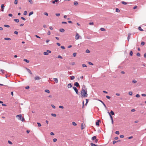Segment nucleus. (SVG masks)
I'll return each mask as SVG.
<instances>
[{
    "mask_svg": "<svg viewBox=\"0 0 146 146\" xmlns=\"http://www.w3.org/2000/svg\"><path fill=\"white\" fill-rule=\"evenodd\" d=\"M81 94L83 97H87L88 96V94L87 93V91L86 90H85V89H82L81 91Z\"/></svg>",
    "mask_w": 146,
    "mask_h": 146,
    "instance_id": "f257e3e1",
    "label": "nucleus"
},
{
    "mask_svg": "<svg viewBox=\"0 0 146 146\" xmlns=\"http://www.w3.org/2000/svg\"><path fill=\"white\" fill-rule=\"evenodd\" d=\"M16 117L17 119L20 121H22V122H24L25 121L24 118L22 116L21 114H19L16 115Z\"/></svg>",
    "mask_w": 146,
    "mask_h": 146,
    "instance_id": "f03ea898",
    "label": "nucleus"
},
{
    "mask_svg": "<svg viewBox=\"0 0 146 146\" xmlns=\"http://www.w3.org/2000/svg\"><path fill=\"white\" fill-rule=\"evenodd\" d=\"M73 89L74 90V91H75V92H76V93L77 94H78L79 92H78V90L77 89V88L75 86L73 87Z\"/></svg>",
    "mask_w": 146,
    "mask_h": 146,
    "instance_id": "7ed1b4c3",
    "label": "nucleus"
},
{
    "mask_svg": "<svg viewBox=\"0 0 146 146\" xmlns=\"http://www.w3.org/2000/svg\"><path fill=\"white\" fill-rule=\"evenodd\" d=\"M74 85L75 86V87H80V85H79V84L78 82H76L74 83Z\"/></svg>",
    "mask_w": 146,
    "mask_h": 146,
    "instance_id": "20e7f679",
    "label": "nucleus"
},
{
    "mask_svg": "<svg viewBox=\"0 0 146 146\" xmlns=\"http://www.w3.org/2000/svg\"><path fill=\"white\" fill-rule=\"evenodd\" d=\"M1 11L3 12L5 8V6L4 4H2L1 5Z\"/></svg>",
    "mask_w": 146,
    "mask_h": 146,
    "instance_id": "39448f33",
    "label": "nucleus"
},
{
    "mask_svg": "<svg viewBox=\"0 0 146 146\" xmlns=\"http://www.w3.org/2000/svg\"><path fill=\"white\" fill-rule=\"evenodd\" d=\"M25 68L27 70V71L30 74H32V72H31V70L28 68H27V67H25Z\"/></svg>",
    "mask_w": 146,
    "mask_h": 146,
    "instance_id": "423d86ee",
    "label": "nucleus"
},
{
    "mask_svg": "<svg viewBox=\"0 0 146 146\" xmlns=\"http://www.w3.org/2000/svg\"><path fill=\"white\" fill-rule=\"evenodd\" d=\"M80 37L79 35V34L78 33H76L75 36V39L76 40H78L79 39Z\"/></svg>",
    "mask_w": 146,
    "mask_h": 146,
    "instance_id": "0eeeda50",
    "label": "nucleus"
},
{
    "mask_svg": "<svg viewBox=\"0 0 146 146\" xmlns=\"http://www.w3.org/2000/svg\"><path fill=\"white\" fill-rule=\"evenodd\" d=\"M98 101H99L100 102L102 103H103V104L104 106L105 107V108L106 109L107 108L106 106L103 102L101 100H99Z\"/></svg>",
    "mask_w": 146,
    "mask_h": 146,
    "instance_id": "6e6552de",
    "label": "nucleus"
},
{
    "mask_svg": "<svg viewBox=\"0 0 146 146\" xmlns=\"http://www.w3.org/2000/svg\"><path fill=\"white\" fill-rule=\"evenodd\" d=\"M41 78L39 77L38 76H36L35 78V80H38L40 79Z\"/></svg>",
    "mask_w": 146,
    "mask_h": 146,
    "instance_id": "1a4fd4ad",
    "label": "nucleus"
},
{
    "mask_svg": "<svg viewBox=\"0 0 146 146\" xmlns=\"http://www.w3.org/2000/svg\"><path fill=\"white\" fill-rule=\"evenodd\" d=\"M131 35V34L130 33H129L128 34V37H127V40L128 41H129V39L130 38V35Z\"/></svg>",
    "mask_w": 146,
    "mask_h": 146,
    "instance_id": "9d476101",
    "label": "nucleus"
},
{
    "mask_svg": "<svg viewBox=\"0 0 146 146\" xmlns=\"http://www.w3.org/2000/svg\"><path fill=\"white\" fill-rule=\"evenodd\" d=\"M67 86L68 88H69L72 87V86L71 83H69L68 84Z\"/></svg>",
    "mask_w": 146,
    "mask_h": 146,
    "instance_id": "9b49d317",
    "label": "nucleus"
},
{
    "mask_svg": "<svg viewBox=\"0 0 146 146\" xmlns=\"http://www.w3.org/2000/svg\"><path fill=\"white\" fill-rule=\"evenodd\" d=\"M53 80L56 83L58 82V79L57 78H54Z\"/></svg>",
    "mask_w": 146,
    "mask_h": 146,
    "instance_id": "f8f14e48",
    "label": "nucleus"
},
{
    "mask_svg": "<svg viewBox=\"0 0 146 146\" xmlns=\"http://www.w3.org/2000/svg\"><path fill=\"white\" fill-rule=\"evenodd\" d=\"M58 1V0H54L53 1H52V3L53 4H55V3L57 2Z\"/></svg>",
    "mask_w": 146,
    "mask_h": 146,
    "instance_id": "ddd939ff",
    "label": "nucleus"
},
{
    "mask_svg": "<svg viewBox=\"0 0 146 146\" xmlns=\"http://www.w3.org/2000/svg\"><path fill=\"white\" fill-rule=\"evenodd\" d=\"M122 4L123 5H126L127 4V3L125 2L124 1H122L121 2Z\"/></svg>",
    "mask_w": 146,
    "mask_h": 146,
    "instance_id": "4468645a",
    "label": "nucleus"
},
{
    "mask_svg": "<svg viewBox=\"0 0 146 146\" xmlns=\"http://www.w3.org/2000/svg\"><path fill=\"white\" fill-rule=\"evenodd\" d=\"M96 136H93L92 138V139L93 140H94L96 139Z\"/></svg>",
    "mask_w": 146,
    "mask_h": 146,
    "instance_id": "2eb2a0df",
    "label": "nucleus"
},
{
    "mask_svg": "<svg viewBox=\"0 0 146 146\" xmlns=\"http://www.w3.org/2000/svg\"><path fill=\"white\" fill-rule=\"evenodd\" d=\"M23 61H25V62H26L27 63H28L29 62V61L27 59H24L23 60Z\"/></svg>",
    "mask_w": 146,
    "mask_h": 146,
    "instance_id": "dca6fc26",
    "label": "nucleus"
},
{
    "mask_svg": "<svg viewBox=\"0 0 146 146\" xmlns=\"http://www.w3.org/2000/svg\"><path fill=\"white\" fill-rule=\"evenodd\" d=\"M74 4L75 6L77 5L78 4V3L77 1H74Z\"/></svg>",
    "mask_w": 146,
    "mask_h": 146,
    "instance_id": "f3484780",
    "label": "nucleus"
},
{
    "mask_svg": "<svg viewBox=\"0 0 146 146\" xmlns=\"http://www.w3.org/2000/svg\"><path fill=\"white\" fill-rule=\"evenodd\" d=\"M4 40H11V38H4Z\"/></svg>",
    "mask_w": 146,
    "mask_h": 146,
    "instance_id": "a211bd4d",
    "label": "nucleus"
},
{
    "mask_svg": "<svg viewBox=\"0 0 146 146\" xmlns=\"http://www.w3.org/2000/svg\"><path fill=\"white\" fill-rule=\"evenodd\" d=\"M33 11H31L30 12L29 14V16H30L31 15H33Z\"/></svg>",
    "mask_w": 146,
    "mask_h": 146,
    "instance_id": "6ab92c4d",
    "label": "nucleus"
},
{
    "mask_svg": "<svg viewBox=\"0 0 146 146\" xmlns=\"http://www.w3.org/2000/svg\"><path fill=\"white\" fill-rule=\"evenodd\" d=\"M138 29L139 30L141 31H143V30L142 29L141 27L140 26H139L138 28Z\"/></svg>",
    "mask_w": 146,
    "mask_h": 146,
    "instance_id": "aec40b11",
    "label": "nucleus"
},
{
    "mask_svg": "<svg viewBox=\"0 0 146 146\" xmlns=\"http://www.w3.org/2000/svg\"><path fill=\"white\" fill-rule=\"evenodd\" d=\"M59 30L60 32L62 33L64 32V30L63 29H60Z\"/></svg>",
    "mask_w": 146,
    "mask_h": 146,
    "instance_id": "412c9836",
    "label": "nucleus"
},
{
    "mask_svg": "<svg viewBox=\"0 0 146 146\" xmlns=\"http://www.w3.org/2000/svg\"><path fill=\"white\" fill-rule=\"evenodd\" d=\"M110 114H111V115H114V112L112 110H111V111H110Z\"/></svg>",
    "mask_w": 146,
    "mask_h": 146,
    "instance_id": "4be33fe9",
    "label": "nucleus"
},
{
    "mask_svg": "<svg viewBox=\"0 0 146 146\" xmlns=\"http://www.w3.org/2000/svg\"><path fill=\"white\" fill-rule=\"evenodd\" d=\"M100 30L102 31H106V29L104 28H101Z\"/></svg>",
    "mask_w": 146,
    "mask_h": 146,
    "instance_id": "5701e85b",
    "label": "nucleus"
},
{
    "mask_svg": "<svg viewBox=\"0 0 146 146\" xmlns=\"http://www.w3.org/2000/svg\"><path fill=\"white\" fill-rule=\"evenodd\" d=\"M45 92L48 93H49L50 92V91L46 89L44 90Z\"/></svg>",
    "mask_w": 146,
    "mask_h": 146,
    "instance_id": "b1692460",
    "label": "nucleus"
},
{
    "mask_svg": "<svg viewBox=\"0 0 146 146\" xmlns=\"http://www.w3.org/2000/svg\"><path fill=\"white\" fill-rule=\"evenodd\" d=\"M96 124L97 126H99L100 125L99 123L97 121L96 123Z\"/></svg>",
    "mask_w": 146,
    "mask_h": 146,
    "instance_id": "393cba45",
    "label": "nucleus"
},
{
    "mask_svg": "<svg viewBox=\"0 0 146 146\" xmlns=\"http://www.w3.org/2000/svg\"><path fill=\"white\" fill-rule=\"evenodd\" d=\"M133 52L132 51H131L130 52L129 55L130 56H132L133 55Z\"/></svg>",
    "mask_w": 146,
    "mask_h": 146,
    "instance_id": "a878e982",
    "label": "nucleus"
},
{
    "mask_svg": "<svg viewBox=\"0 0 146 146\" xmlns=\"http://www.w3.org/2000/svg\"><path fill=\"white\" fill-rule=\"evenodd\" d=\"M115 11L117 12H120V10H119V9L117 8H116V10H115Z\"/></svg>",
    "mask_w": 146,
    "mask_h": 146,
    "instance_id": "bb28decb",
    "label": "nucleus"
},
{
    "mask_svg": "<svg viewBox=\"0 0 146 146\" xmlns=\"http://www.w3.org/2000/svg\"><path fill=\"white\" fill-rule=\"evenodd\" d=\"M14 21L16 23H18L19 22V19H14Z\"/></svg>",
    "mask_w": 146,
    "mask_h": 146,
    "instance_id": "cd10ccee",
    "label": "nucleus"
},
{
    "mask_svg": "<svg viewBox=\"0 0 146 146\" xmlns=\"http://www.w3.org/2000/svg\"><path fill=\"white\" fill-rule=\"evenodd\" d=\"M132 82H133V83L135 84L137 83V81L136 80H132Z\"/></svg>",
    "mask_w": 146,
    "mask_h": 146,
    "instance_id": "c85d7f7f",
    "label": "nucleus"
},
{
    "mask_svg": "<svg viewBox=\"0 0 146 146\" xmlns=\"http://www.w3.org/2000/svg\"><path fill=\"white\" fill-rule=\"evenodd\" d=\"M45 55H48V53L46 52H44L43 53Z\"/></svg>",
    "mask_w": 146,
    "mask_h": 146,
    "instance_id": "c756f323",
    "label": "nucleus"
},
{
    "mask_svg": "<svg viewBox=\"0 0 146 146\" xmlns=\"http://www.w3.org/2000/svg\"><path fill=\"white\" fill-rule=\"evenodd\" d=\"M75 78V76H71L70 79L71 80H73Z\"/></svg>",
    "mask_w": 146,
    "mask_h": 146,
    "instance_id": "7c9ffc66",
    "label": "nucleus"
},
{
    "mask_svg": "<svg viewBox=\"0 0 146 146\" xmlns=\"http://www.w3.org/2000/svg\"><path fill=\"white\" fill-rule=\"evenodd\" d=\"M0 71L2 72L3 74H4L5 71L4 70L1 69L0 70Z\"/></svg>",
    "mask_w": 146,
    "mask_h": 146,
    "instance_id": "2f4dec72",
    "label": "nucleus"
},
{
    "mask_svg": "<svg viewBox=\"0 0 146 146\" xmlns=\"http://www.w3.org/2000/svg\"><path fill=\"white\" fill-rule=\"evenodd\" d=\"M37 124L38 125V127H40L41 126V123L39 122H37Z\"/></svg>",
    "mask_w": 146,
    "mask_h": 146,
    "instance_id": "473e14b6",
    "label": "nucleus"
},
{
    "mask_svg": "<svg viewBox=\"0 0 146 146\" xmlns=\"http://www.w3.org/2000/svg\"><path fill=\"white\" fill-rule=\"evenodd\" d=\"M51 115L54 117H55L56 116V114L55 113H51Z\"/></svg>",
    "mask_w": 146,
    "mask_h": 146,
    "instance_id": "72a5a7b5",
    "label": "nucleus"
},
{
    "mask_svg": "<svg viewBox=\"0 0 146 146\" xmlns=\"http://www.w3.org/2000/svg\"><path fill=\"white\" fill-rule=\"evenodd\" d=\"M86 102L85 104V105L86 106L88 103V102H89V100L87 99H86Z\"/></svg>",
    "mask_w": 146,
    "mask_h": 146,
    "instance_id": "f704fd0d",
    "label": "nucleus"
},
{
    "mask_svg": "<svg viewBox=\"0 0 146 146\" xmlns=\"http://www.w3.org/2000/svg\"><path fill=\"white\" fill-rule=\"evenodd\" d=\"M4 26L5 27H7V28H9L10 27V26L8 25H4Z\"/></svg>",
    "mask_w": 146,
    "mask_h": 146,
    "instance_id": "c9c22d12",
    "label": "nucleus"
},
{
    "mask_svg": "<svg viewBox=\"0 0 146 146\" xmlns=\"http://www.w3.org/2000/svg\"><path fill=\"white\" fill-rule=\"evenodd\" d=\"M72 124L74 126H76L77 125V124L74 122H72Z\"/></svg>",
    "mask_w": 146,
    "mask_h": 146,
    "instance_id": "e433bc0d",
    "label": "nucleus"
},
{
    "mask_svg": "<svg viewBox=\"0 0 146 146\" xmlns=\"http://www.w3.org/2000/svg\"><path fill=\"white\" fill-rule=\"evenodd\" d=\"M84 128V127H83V123H82L81 124V129L82 130Z\"/></svg>",
    "mask_w": 146,
    "mask_h": 146,
    "instance_id": "4c0bfd02",
    "label": "nucleus"
},
{
    "mask_svg": "<svg viewBox=\"0 0 146 146\" xmlns=\"http://www.w3.org/2000/svg\"><path fill=\"white\" fill-rule=\"evenodd\" d=\"M8 143L10 145H12L13 144L12 142L9 140H8Z\"/></svg>",
    "mask_w": 146,
    "mask_h": 146,
    "instance_id": "58836bf2",
    "label": "nucleus"
},
{
    "mask_svg": "<svg viewBox=\"0 0 146 146\" xmlns=\"http://www.w3.org/2000/svg\"><path fill=\"white\" fill-rule=\"evenodd\" d=\"M18 3V0H15L14 1V4L15 5H16Z\"/></svg>",
    "mask_w": 146,
    "mask_h": 146,
    "instance_id": "ea45409f",
    "label": "nucleus"
},
{
    "mask_svg": "<svg viewBox=\"0 0 146 146\" xmlns=\"http://www.w3.org/2000/svg\"><path fill=\"white\" fill-rule=\"evenodd\" d=\"M27 12L26 11H25L24 12L23 14L25 15H27Z\"/></svg>",
    "mask_w": 146,
    "mask_h": 146,
    "instance_id": "a19ab883",
    "label": "nucleus"
},
{
    "mask_svg": "<svg viewBox=\"0 0 146 146\" xmlns=\"http://www.w3.org/2000/svg\"><path fill=\"white\" fill-rule=\"evenodd\" d=\"M90 145L91 146H96V145L95 144L92 143H90Z\"/></svg>",
    "mask_w": 146,
    "mask_h": 146,
    "instance_id": "79ce46f5",
    "label": "nucleus"
},
{
    "mask_svg": "<svg viewBox=\"0 0 146 146\" xmlns=\"http://www.w3.org/2000/svg\"><path fill=\"white\" fill-rule=\"evenodd\" d=\"M86 52L87 53H89L90 51L88 49H87L86 51Z\"/></svg>",
    "mask_w": 146,
    "mask_h": 146,
    "instance_id": "37998d69",
    "label": "nucleus"
},
{
    "mask_svg": "<svg viewBox=\"0 0 146 146\" xmlns=\"http://www.w3.org/2000/svg\"><path fill=\"white\" fill-rule=\"evenodd\" d=\"M76 52H74L73 53V55L74 57H75L76 56Z\"/></svg>",
    "mask_w": 146,
    "mask_h": 146,
    "instance_id": "c03bdc74",
    "label": "nucleus"
},
{
    "mask_svg": "<svg viewBox=\"0 0 146 146\" xmlns=\"http://www.w3.org/2000/svg\"><path fill=\"white\" fill-rule=\"evenodd\" d=\"M29 1L31 4L33 3V2L32 0H29Z\"/></svg>",
    "mask_w": 146,
    "mask_h": 146,
    "instance_id": "a18cd8bd",
    "label": "nucleus"
},
{
    "mask_svg": "<svg viewBox=\"0 0 146 146\" xmlns=\"http://www.w3.org/2000/svg\"><path fill=\"white\" fill-rule=\"evenodd\" d=\"M88 64H89L90 65H93V64L92 62H88Z\"/></svg>",
    "mask_w": 146,
    "mask_h": 146,
    "instance_id": "49530a36",
    "label": "nucleus"
},
{
    "mask_svg": "<svg viewBox=\"0 0 146 146\" xmlns=\"http://www.w3.org/2000/svg\"><path fill=\"white\" fill-rule=\"evenodd\" d=\"M145 44V42L143 41H142L141 43V45L142 46H143Z\"/></svg>",
    "mask_w": 146,
    "mask_h": 146,
    "instance_id": "de8ad7c7",
    "label": "nucleus"
},
{
    "mask_svg": "<svg viewBox=\"0 0 146 146\" xmlns=\"http://www.w3.org/2000/svg\"><path fill=\"white\" fill-rule=\"evenodd\" d=\"M115 133L117 135H119V132L118 131H116L115 132Z\"/></svg>",
    "mask_w": 146,
    "mask_h": 146,
    "instance_id": "09e8293b",
    "label": "nucleus"
},
{
    "mask_svg": "<svg viewBox=\"0 0 146 146\" xmlns=\"http://www.w3.org/2000/svg\"><path fill=\"white\" fill-rule=\"evenodd\" d=\"M136 55L138 56H140V54L138 52L137 53Z\"/></svg>",
    "mask_w": 146,
    "mask_h": 146,
    "instance_id": "8fccbe9b",
    "label": "nucleus"
},
{
    "mask_svg": "<svg viewBox=\"0 0 146 146\" xmlns=\"http://www.w3.org/2000/svg\"><path fill=\"white\" fill-rule=\"evenodd\" d=\"M129 94L130 95H131V96L132 95V94H133V93L132 92H129Z\"/></svg>",
    "mask_w": 146,
    "mask_h": 146,
    "instance_id": "3c124183",
    "label": "nucleus"
},
{
    "mask_svg": "<svg viewBox=\"0 0 146 146\" xmlns=\"http://www.w3.org/2000/svg\"><path fill=\"white\" fill-rule=\"evenodd\" d=\"M55 15L57 16L58 17L60 16V14L59 13H56Z\"/></svg>",
    "mask_w": 146,
    "mask_h": 146,
    "instance_id": "603ef678",
    "label": "nucleus"
},
{
    "mask_svg": "<svg viewBox=\"0 0 146 146\" xmlns=\"http://www.w3.org/2000/svg\"><path fill=\"white\" fill-rule=\"evenodd\" d=\"M135 97L137 98H139L140 97V95L139 94H137L135 95Z\"/></svg>",
    "mask_w": 146,
    "mask_h": 146,
    "instance_id": "864d4df0",
    "label": "nucleus"
},
{
    "mask_svg": "<svg viewBox=\"0 0 146 146\" xmlns=\"http://www.w3.org/2000/svg\"><path fill=\"white\" fill-rule=\"evenodd\" d=\"M51 106L52 107L54 108V109H55V108H56V107L55 106H54V105L53 104H52L51 105Z\"/></svg>",
    "mask_w": 146,
    "mask_h": 146,
    "instance_id": "5fc2aeb1",
    "label": "nucleus"
},
{
    "mask_svg": "<svg viewBox=\"0 0 146 146\" xmlns=\"http://www.w3.org/2000/svg\"><path fill=\"white\" fill-rule=\"evenodd\" d=\"M82 66L83 67H87V66L86 65L84 64H82Z\"/></svg>",
    "mask_w": 146,
    "mask_h": 146,
    "instance_id": "6e6d98bb",
    "label": "nucleus"
},
{
    "mask_svg": "<svg viewBox=\"0 0 146 146\" xmlns=\"http://www.w3.org/2000/svg\"><path fill=\"white\" fill-rule=\"evenodd\" d=\"M57 140V139L56 138H54L53 139V141L54 142H56Z\"/></svg>",
    "mask_w": 146,
    "mask_h": 146,
    "instance_id": "4d7b16f0",
    "label": "nucleus"
},
{
    "mask_svg": "<svg viewBox=\"0 0 146 146\" xmlns=\"http://www.w3.org/2000/svg\"><path fill=\"white\" fill-rule=\"evenodd\" d=\"M60 48L62 49H65V48L64 46H61Z\"/></svg>",
    "mask_w": 146,
    "mask_h": 146,
    "instance_id": "13d9d810",
    "label": "nucleus"
},
{
    "mask_svg": "<svg viewBox=\"0 0 146 146\" xmlns=\"http://www.w3.org/2000/svg\"><path fill=\"white\" fill-rule=\"evenodd\" d=\"M59 108L61 109H63L64 108V107L63 106H59Z\"/></svg>",
    "mask_w": 146,
    "mask_h": 146,
    "instance_id": "bf43d9fd",
    "label": "nucleus"
},
{
    "mask_svg": "<svg viewBox=\"0 0 146 146\" xmlns=\"http://www.w3.org/2000/svg\"><path fill=\"white\" fill-rule=\"evenodd\" d=\"M137 6H135L133 7V9H136L137 8Z\"/></svg>",
    "mask_w": 146,
    "mask_h": 146,
    "instance_id": "052dcab7",
    "label": "nucleus"
},
{
    "mask_svg": "<svg viewBox=\"0 0 146 146\" xmlns=\"http://www.w3.org/2000/svg\"><path fill=\"white\" fill-rule=\"evenodd\" d=\"M89 25H94L93 22H90L89 23Z\"/></svg>",
    "mask_w": 146,
    "mask_h": 146,
    "instance_id": "680f3d73",
    "label": "nucleus"
},
{
    "mask_svg": "<svg viewBox=\"0 0 146 146\" xmlns=\"http://www.w3.org/2000/svg\"><path fill=\"white\" fill-rule=\"evenodd\" d=\"M58 58H61V59H62V56H61L60 55H58V57H57Z\"/></svg>",
    "mask_w": 146,
    "mask_h": 146,
    "instance_id": "e2e57ef3",
    "label": "nucleus"
},
{
    "mask_svg": "<svg viewBox=\"0 0 146 146\" xmlns=\"http://www.w3.org/2000/svg\"><path fill=\"white\" fill-rule=\"evenodd\" d=\"M47 34L48 35H50V31H48Z\"/></svg>",
    "mask_w": 146,
    "mask_h": 146,
    "instance_id": "0e129e2a",
    "label": "nucleus"
},
{
    "mask_svg": "<svg viewBox=\"0 0 146 146\" xmlns=\"http://www.w3.org/2000/svg\"><path fill=\"white\" fill-rule=\"evenodd\" d=\"M44 14L45 15H46L47 16H48V14L47 13V12H45L44 13Z\"/></svg>",
    "mask_w": 146,
    "mask_h": 146,
    "instance_id": "69168bd1",
    "label": "nucleus"
},
{
    "mask_svg": "<svg viewBox=\"0 0 146 146\" xmlns=\"http://www.w3.org/2000/svg\"><path fill=\"white\" fill-rule=\"evenodd\" d=\"M8 16L10 17H12L13 16V15L12 14L9 13L8 14Z\"/></svg>",
    "mask_w": 146,
    "mask_h": 146,
    "instance_id": "338daca9",
    "label": "nucleus"
},
{
    "mask_svg": "<svg viewBox=\"0 0 146 146\" xmlns=\"http://www.w3.org/2000/svg\"><path fill=\"white\" fill-rule=\"evenodd\" d=\"M141 96L143 97H145L146 96V94H141Z\"/></svg>",
    "mask_w": 146,
    "mask_h": 146,
    "instance_id": "774afa93",
    "label": "nucleus"
}]
</instances>
